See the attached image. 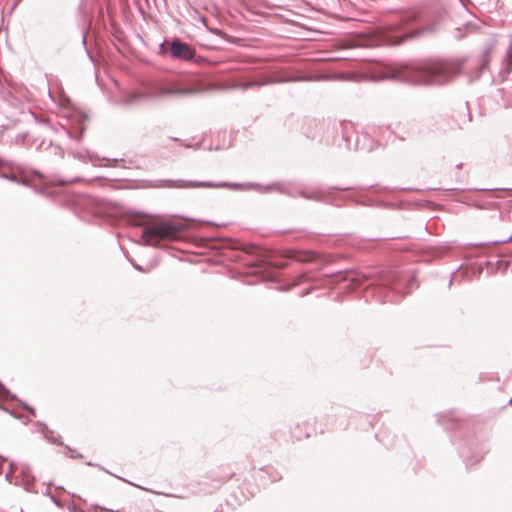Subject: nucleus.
<instances>
[{
    "label": "nucleus",
    "instance_id": "nucleus-8",
    "mask_svg": "<svg viewBox=\"0 0 512 512\" xmlns=\"http://www.w3.org/2000/svg\"><path fill=\"white\" fill-rule=\"evenodd\" d=\"M403 40L404 38H401L400 40H398L397 44L401 43Z\"/></svg>",
    "mask_w": 512,
    "mask_h": 512
},
{
    "label": "nucleus",
    "instance_id": "nucleus-2",
    "mask_svg": "<svg viewBox=\"0 0 512 512\" xmlns=\"http://www.w3.org/2000/svg\"><path fill=\"white\" fill-rule=\"evenodd\" d=\"M450 63L444 60H427L422 63L406 66L402 76L405 80L417 84H430L438 79L448 78L451 72Z\"/></svg>",
    "mask_w": 512,
    "mask_h": 512
},
{
    "label": "nucleus",
    "instance_id": "nucleus-6",
    "mask_svg": "<svg viewBox=\"0 0 512 512\" xmlns=\"http://www.w3.org/2000/svg\"><path fill=\"white\" fill-rule=\"evenodd\" d=\"M231 477H232V476H228V477H226V478L224 479V482H226V481L230 480V479H231Z\"/></svg>",
    "mask_w": 512,
    "mask_h": 512
},
{
    "label": "nucleus",
    "instance_id": "nucleus-7",
    "mask_svg": "<svg viewBox=\"0 0 512 512\" xmlns=\"http://www.w3.org/2000/svg\"><path fill=\"white\" fill-rule=\"evenodd\" d=\"M198 186L208 187L209 185L208 184H199Z\"/></svg>",
    "mask_w": 512,
    "mask_h": 512
},
{
    "label": "nucleus",
    "instance_id": "nucleus-4",
    "mask_svg": "<svg viewBox=\"0 0 512 512\" xmlns=\"http://www.w3.org/2000/svg\"><path fill=\"white\" fill-rule=\"evenodd\" d=\"M284 256L300 262H312L316 259V255L312 251L287 250Z\"/></svg>",
    "mask_w": 512,
    "mask_h": 512
},
{
    "label": "nucleus",
    "instance_id": "nucleus-5",
    "mask_svg": "<svg viewBox=\"0 0 512 512\" xmlns=\"http://www.w3.org/2000/svg\"><path fill=\"white\" fill-rule=\"evenodd\" d=\"M11 394L9 390H7L1 383H0V401L8 400L10 399Z\"/></svg>",
    "mask_w": 512,
    "mask_h": 512
},
{
    "label": "nucleus",
    "instance_id": "nucleus-1",
    "mask_svg": "<svg viewBox=\"0 0 512 512\" xmlns=\"http://www.w3.org/2000/svg\"><path fill=\"white\" fill-rule=\"evenodd\" d=\"M190 228L183 219H156L144 226L142 239L145 244L157 246L163 241H176Z\"/></svg>",
    "mask_w": 512,
    "mask_h": 512
},
{
    "label": "nucleus",
    "instance_id": "nucleus-9",
    "mask_svg": "<svg viewBox=\"0 0 512 512\" xmlns=\"http://www.w3.org/2000/svg\"><path fill=\"white\" fill-rule=\"evenodd\" d=\"M508 242H512V236L509 238Z\"/></svg>",
    "mask_w": 512,
    "mask_h": 512
},
{
    "label": "nucleus",
    "instance_id": "nucleus-3",
    "mask_svg": "<svg viewBox=\"0 0 512 512\" xmlns=\"http://www.w3.org/2000/svg\"><path fill=\"white\" fill-rule=\"evenodd\" d=\"M171 53L176 58L190 60L194 57V51L186 43L174 41L171 45Z\"/></svg>",
    "mask_w": 512,
    "mask_h": 512
}]
</instances>
